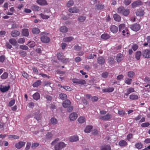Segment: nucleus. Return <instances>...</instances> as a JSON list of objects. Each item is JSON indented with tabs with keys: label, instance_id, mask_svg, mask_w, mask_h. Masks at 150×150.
<instances>
[{
	"label": "nucleus",
	"instance_id": "2eb2a0df",
	"mask_svg": "<svg viewBox=\"0 0 150 150\" xmlns=\"http://www.w3.org/2000/svg\"><path fill=\"white\" fill-rule=\"evenodd\" d=\"M110 30L112 33H116L118 31V28L115 25H112L111 26Z\"/></svg>",
	"mask_w": 150,
	"mask_h": 150
},
{
	"label": "nucleus",
	"instance_id": "79ce46f5",
	"mask_svg": "<svg viewBox=\"0 0 150 150\" xmlns=\"http://www.w3.org/2000/svg\"><path fill=\"white\" fill-rule=\"evenodd\" d=\"M74 4V1L73 0L68 1L66 4L67 6L68 7H70L73 6Z\"/></svg>",
	"mask_w": 150,
	"mask_h": 150
},
{
	"label": "nucleus",
	"instance_id": "a878e982",
	"mask_svg": "<svg viewBox=\"0 0 150 150\" xmlns=\"http://www.w3.org/2000/svg\"><path fill=\"white\" fill-rule=\"evenodd\" d=\"M123 58V55L121 53H119L117 54V60L118 62H120L122 60Z\"/></svg>",
	"mask_w": 150,
	"mask_h": 150
},
{
	"label": "nucleus",
	"instance_id": "58836bf2",
	"mask_svg": "<svg viewBox=\"0 0 150 150\" xmlns=\"http://www.w3.org/2000/svg\"><path fill=\"white\" fill-rule=\"evenodd\" d=\"M85 119L84 117L81 116L78 119V122L80 123H82L85 122Z\"/></svg>",
	"mask_w": 150,
	"mask_h": 150
},
{
	"label": "nucleus",
	"instance_id": "dca6fc26",
	"mask_svg": "<svg viewBox=\"0 0 150 150\" xmlns=\"http://www.w3.org/2000/svg\"><path fill=\"white\" fill-rule=\"evenodd\" d=\"M119 145L120 146L125 147L127 145V143L125 140H122L119 141Z\"/></svg>",
	"mask_w": 150,
	"mask_h": 150
},
{
	"label": "nucleus",
	"instance_id": "9b49d317",
	"mask_svg": "<svg viewBox=\"0 0 150 150\" xmlns=\"http://www.w3.org/2000/svg\"><path fill=\"white\" fill-rule=\"evenodd\" d=\"M40 39L41 41L44 43H48L50 41V38L46 36H43L41 37Z\"/></svg>",
	"mask_w": 150,
	"mask_h": 150
},
{
	"label": "nucleus",
	"instance_id": "a211bd4d",
	"mask_svg": "<svg viewBox=\"0 0 150 150\" xmlns=\"http://www.w3.org/2000/svg\"><path fill=\"white\" fill-rule=\"evenodd\" d=\"M110 37L109 35L107 33H104L102 34L101 36V38L104 40H107Z\"/></svg>",
	"mask_w": 150,
	"mask_h": 150
},
{
	"label": "nucleus",
	"instance_id": "37998d69",
	"mask_svg": "<svg viewBox=\"0 0 150 150\" xmlns=\"http://www.w3.org/2000/svg\"><path fill=\"white\" fill-rule=\"evenodd\" d=\"M8 76V74L7 72H5L1 76V78L2 79H6L7 78Z\"/></svg>",
	"mask_w": 150,
	"mask_h": 150
},
{
	"label": "nucleus",
	"instance_id": "bf43d9fd",
	"mask_svg": "<svg viewBox=\"0 0 150 150\" xmlns=\"http://www.w3.org/2000/svg\"><path fill=\"white\" fill-rule=\"evenodd\" d=\"M132 80L131 79L127 78L125 81V83L128 85L131 84Z\"/></svg>",
	"mask_w": 150,
	"mask_h": 150
},
{
	"label": "nucleus",
	"instance_id": "412c9836",
	"mask_svg": "<svg viewBox=\"0 0 150 150\" xmlns=\"http://www.w3.org/2000/svg\"><path fill=\"white\" fill-rule=\"evenodd\" d=\"M42 83V82L40 80H38L34 82L33 84V86L34 87H37L41 85Z\"/></svg>",
	"mask_w": 150,
	"mask_h": 150
},
{
	"label": "nucleus",
	"instance_id": "1a4fd4ad",
	"mask_svg": "<svg viewBox=\"0 0 150 150\" xmlns=\"http://www.w3.org/2000/svg\"><path fill=\"white\" fill-rule=\"evenodd\" d=\"M10 88V86L9 85L7 86H1L0 87V91L2 93H4L8 91Z\"/></svg>",
	"mask_w": 150,
	"mask_h": 150
},
{
	"label": "nucleus",
	"instance_id": "f704fd0d",
	"mask_svg": "<svg viewBox=\"0 0 150 150\" xmlns=\"http://www.w3.org/2000/svg\"><path fill=\"white\" fill-rule=\"evenodd\" d=\"M60 98L62 100H65L67 98V96L66 94L64 93H61L59 94Z\"/></svg>",
	"mask_w": 150,
	"mask_h": 150
},
{
	"label": "nucleus",
	"instance_id": "c03bdc74",
	"mask_svg": "<svg viewBox=\"0 0 150 150\" xmlns=\"http://www.w3.org/2000/svg\"><path fill=\"white\" fill-rule=\"evenodd\" d=\"M123 35L126 37L128 36L129 35V31L127 30H123L122 31Z\"/></svg>",
	"mask_w": 150,
	"mask_h": 150
},
{
	"label": "nucleus",
	"instance_id": "e433bc0d",
	"mask_svg": "<svg viewBox=\"0 0 150 150\" xmlns=\"http://www.w3.org/2000/svg\"><path fill=\"white\" fill-rule=\"evenodd\" d=\"M86 18V17L84 16H80L79 17L78 20L80 22H83L85 21Z\"/></svg>",
	"mask_w": 150,
	"mask_h": 150
},
{
	"label": "nucleus",
	"instance_id": "338daca9",
	"mask_svg": "<svg viewBox=\"0 0 150 150\" xmlns=\"http://www.w3.org/2000/svg\"><path fill=\"white\" fill-rule=\"evenodd\" d=\"M108 73L107 72H105L102 73V76L103 78H106L108 75Z\"/></svg>",
	"mask_w": 150,
	"mask_h": 150
},
{
	"label": "nucleus",
	"instance_id": "052dcab7",
	"mask_svg": "<svg viewBox=\"0 0 150 150\" xmlns=\"http://www.w3.org/2000/svg\"><path fill=\"white\" fill-rule=\"evenodd\" d=\"M15 100L14 99L11 100L8 103V105L10 107L12 106L15 103Z\"/></svg>",
	"mask_w": 150,
	"mask_h": 150
},
{
	"label": "nucleus",
	"instance_id": "473e14b6",
	"mask_svg": "<svg viewBox=\"0 0 150 150\" xmlns=\"http://www.w3.org/2000/svg\"><path fill=\"white\" fill-rule=\"evenodd\" d=\"M111 147L109 145H104L101 148V150H110Z\"/></svg>",
	"mask_w": 150,
	"mask_h": 150
},
{
	"label": "nucleus",
	"instance_id": "9d476101",
	"mask_svg": "<svg viewBox=\"0 0 150 150\" xmlns=\"http://www.w3.org/2000/svg\"><path fill=\"white\" fill-rule=\"evenodd\" d=\"M78 117L77 114L75 112H73L70 114L69 118L71 121H74L76 120Z\"/></svg>",
	"mask_w": 150,
	"mask_h": 150
},
{
	"label": "nucleus",
	"instance_id": "680f3d73",
	"mask_svg": "<svg viewBox=\"0 0 150 150\" xmlns=\"http://www.w3.org/2000/svg\"><path fill=\"white\" fill-rule=\"evenodd\" d=\"M39 145V144L38 143H34L32 144L31 148L33 149H34L36 147H38Z\"/></svg>",
	"mask_w": 150,
	"mask_h": 150
},
{
	"label": "nucleus",
	"instance_id": "4d7b16f0",
	"mask_svg": "<svg viewBox=\"0 0 150 150\" xmlns=\"http://www.w3.org/2000/svg\"><path fill=\"white\" fill-rule=\"evenodd\" d=\"M129 13V10L128 9H125V11H123V12L122 14L125 16H127L128 15Z\"/></svg>",
	"mask_w": 150,
	"mask_h": 150
},
{
	"label": "nucleus",
	"instance_id": "b1692460",
	"mask_svg": "<svg viewBox=\"0 0 150 150\" xmlns=\"http://www.w3.org/2000/svg\"><path fill=\"white\" fill-rule=\"evenodd\" d=\"M20 32L17 30L13 31L11 33V35L13 37H16L20 35Z\"/></svg>",
	"mask_w": 150,
	"mask_h": 150
},
{
	"label": "nucleus",
	"instance_id": "a19ab883",
	"mask_svg": "<svg viewBox=\"0 0 150 150\" xmlns=\"http://www.w3.org/2000/svg\"><path fill=\"white\" fill-rule=\"evenodd\" d=\"M92 126H87L85 129V132L87 133H89L90 132L92 128Z\"/></svg>",
	"mask_w": 150,
	"mask_h": 150
},
{
	"label": "nucleus",
	"instance_id": "a18cd8bd",
	"mask_svg": "<svg viewBox=\"0 0 150 150\" xmlns=\"http://www.w3.org/2000/svg\"><path fill=\"white\" fill-rule=\"evenodd\" d=\"M125 8L123 6L119 7L118 9V13H122L123 11H125Z\"/></svg>",
	"mask_w": 150,
	"mask_h": 150
},
{
	"label": "nucleus",
	"instance_id": "4468645a",
	"mask_svg": "<svg viewBox=\"0 0 150 150\" xmlns=\"http://www.w3.org/2000/svg\"><path fill=\"white\" fill-rule=\"evenodd\" d=\"M36 2L42 6L46 5L47 4L46 0H37Z\"/></svg>",
	"mask_w": 150,
	"mask_h": 150
},
{
	"label": "nucleus",
	"instance_id": "49530a36",
	"mask_svg": "<svg viewBox=\"0 0 150 150\" xmlns=\"http://www.w3.org/2000/svg\"><path fill=\"white\" fill-rule=\"evenodd\" d=\"M40 16L43 19H47L50 18V16L44 15V14L41 13L40 14Z\"/></svg>",
	"mask_w": 150,
	"mask_h": 150
},
{
	"label": "nucleus",
	"instance_id": "39448f33",
	"mask_svg": "<svg viewBox=\"0 0 150 150\" xmlns=\"http://www.w3.org/2000/svg\"><path fill=\"white\" fill-rule=\"evenodd\" d=\"M142 55L144 58H150V50L148 49L143 50L142 52Z\"/></svg>",
	"mask_w": 150,
	"mask_h": 150
},
{
	"label": "nucleus",
	"instance_id": "72a5a7b5",
	"mask_svg": "<svg viewBox=\"0 0 150 150\" xmlns=\"http://www.w3.org/2000/svg\"><path fill=\"white\" fill-rule=\"evenodd\" d=\"M32 32L34 34H37L40 32V30L38 28H33Z\"/></svg>",
	"mask_w": 150,
	"mask_h": 150
},
{
	"label": "nucleus",
	"instance_id": "603ef678",
	"mask_svg": "<svg viewBox=\"0 0 150 150\" xmlns=\"http://www.w3.org/2000/svg\"><path fill=\"white\" fill-rule=\"evenodd\" d=\"M125 113V111L122 110H119L118 111V114L120 115H124Z\"/></svg>",
	"mask_w": 150,
	"mask_h": 150
},
{
	"label": "nucleus",
	"instance_id": "6e6552de",
	"mask_svg": "<svg viewBox=\"0 0 150 150\" xmlns=\"http://www.w3.org/2000/svg\"><path fill=\"white\" fill-rule=\"evenodd\" d=\"M25 144V142H24L20 141L16 144L15 146L18 149H20L24 146Z\"/></svg>",
	"mask_w": 150,
	"mask_h": 150
},
{
	"label": "nucleus",
	"instance_id": "774afa93",
	"mask_svg": "<svg viewBox=\"0 0 150 150\" xmlns=\"http://www.w3.org/2000/svg\"><path fill=\"white\" fill-rule=\"evenodd\" d=\"M127 91L129 93H131L134 92V88L131 87L127 89Z\"/></svg>",
	"mask_w": 150,
	"mask_h": 150
},
{
	"label": "nucleus",
	"instance_id": "6e6d98bb",
	"mask_svg": "<svg viewBox=\"0 0 150 150\" xmlns=\"http://www.w3.org/2000/svg\"><path fill=\"white\" fill-rule=\"evenodd\" d=\"M51 122L53 125L56 124L57 123V119L54 117H52L51 118Z\"/></svg>",
	"mask_w": 150,
	"mask_h": 150
},
{
	"label": "nucleus",
	"instance_id": "c9c22d12",
	"mask_svg": "<svg viewBox=\"0 0 150 150\" xmlns=\"http://www.w3.org/2000/svg\"><path fill=\"white\" fill-rule=\"evenodd\" d=\"M135 75V73L132 71H129L127 74L128 77L131 78H133Z\"/></svg>",
	"mask_w": 150,
	"mask_h": 150
},
{
	"label": "nucleus",
	"instance_id": "de8ad7c7",
	"mask_svg": "<svg viewBox=\"0 0 150 150\" xmlns=\"http://www.w3.org/2000/svg\"><path fill=\"white\" fill-rule=\"evenodd\" d=\"M27 45L30 47H33L35 46V44L33 41H30L28 43Z\"/></svg>",
	"mask_w": 150,
	"mask_h": 150
},
{
	"label": "nucleus",
	"instance_id": "8fccbe9b",
	"mask_svg": "<svg viewBox=\"0 0 150 150\" xmlns=\"http://www.w3.org/2000/svg\"><path fill=\"white\" fill-rule=\"evenodd\" d=\"M125 27V25L124 24H120L119 26V31L121 32L122 30L124 29Z\"/></svg>",
	"mask_w": 150,
	"mask_h": 150
},
{
	"label": "nucleus",
	"instance_id": "09e8293b",
	"mask_svg": "<svg viewBox=\"0 0 150 150\" xmlns=\"http://www.w3.org/2000/svg\"><path fill=\"white\" fill-rule=\"evenodd\" d=\"M74 50L77 51L80 50L81 49V47L79 46L78 45H76L74 46Z\"/></svg>",
	"mask_w": 150,
	"mask_h": 150
},
{
	"label": "nucleus",
	"instance_id": "69168bd1",
	"mask_svg": "<svg viewBox=\"0 0 150 150\" xmlns=\"http://www.w3.org/2000/svg\"><path fill=\"white\" fill-rule=\"evenodd\" d=\"M63 88L67 91H70L72 90L71 88L67 86H63Z\"/></svg>",
	"mask_w": 150,
	"mask_h": 150
},
{
	"label": "nucleus",
	"instance_id": "0eeeda50",
	"mask_svg": "<svg viewBox=\"0 0 150 150\" xmlns=\"http://www.w3.org/2000/svg\"><path fill=\"white\" fill-rule=\"evenodd\" d=\"M142 5V3L141 1H137L133 2L132 4V6L134 8Z\"/></svg>",
	"mask_w": 150,
	"mask_h": 150
},
{
	"label": "nucleus",
	"instance_id": "7c9ffc66",
	"mask_svg": "<svg viewBox=\"0 0 150 150\" xmlns=\"http://www.w3.org/2000/svg\"><path fill=\"white\" fill-rule=\"evenodd\" d=\"M114 88L113 87L109 88L103 90V91L104 92H111L114 90Z\"/></svg>",
	"mask_w": 150,
	"mask_h": 150
},
{
	"label": "nucleus",
	"instance_id": "6ab92c4d",
	"mask_svg": "<svg viewBox=\"0 0 150 150\" xmlns=\"http://www.w3.org/2000/svg\"><path fill=\"white\" fill-rule=\"evenodd\" d=\"M69 140L71 142H76L79 140V138L77 135H74L70 137Z\"/></svg>",
	"mask_w": 150,
	"mask_h": 150
},
{
	"label": "nucleus",
	"instance_id": "4c0bfd02",
	"mask_svg": "<svg viewBox=\"0 0 150 150\" xmlns=\"http://www.w3.org/2000/svg\"><path fill=\"white\" fill-rule=\"evenodd\" d=\"M96 7L98 10H101L104 8V6L103 5L99 4H96Z\"/></svg>",
	"mask_w": 150,
	"mask_h": 150
},
{
	"label": "nucleus",
	"instance_id": "e2e57ef3",
	"mask_svg": "<svg viewBox=\"0 0 150 150\" xmlns=\"http://www.w3.org/2000/svg\"><path fill=\"white\" fill-rule=\"evenodd\" d=\"M69 59H67L64 57L61 60V61L64 63H67L69 61Z\"/></svg>",
	"mask_w": 150,
	"mask_h": 150
},
{
	"label": "nucleus",
	"instance_id": "ea45409f",
	"mask_svg": "<svg viewBox=\"0 0 150 150\" xmlns=\"http://www.w3.org/2000/svg\"><path fill=\"white\" fill-rule=\"evenodd\" d=\"M143 144L141 142L137 143L135 145V146L136 148L138 149H142L143 147Z\"/></svg>",
	"mask_w": 150,
	"mask_h": 150
},
{
	"label": "nucleus",
	"instance_id": "5fc2aeb1",
	"mask_svg": "<svg viewBox=\"0 0 150 150\" xmlns=\"http://www.w3.org/2000/svg\"><path fill=\"white\" fill-rule=\"evenodd\" d=\"M20 48L22 50H27L28 49L27 46L24 45H21L20 46Z\"/></svg>",
	"mask_w": 150,
	"mask_h": 150
},
{
	"label": "nucleus",
	"instance_id": "f03ea898",
	"mask_svg": "<svg viewBox=\"0 0 150 150\" xmlns=\"http://www.w3.org/2000/svg\"><path fill=\"white\" fill-rule=\"evenodd\" d=\"M71 102L68 100L64 101L62 104L64 108H68L67 110L69 112L72 111L73 110V108L71 106Z\"/></svg>",
	"mask_w": 150,
	"mask_h": 150
},
{
	"label": "nucleus",
	"instance_id": "13d9d810",
	"mask_svg": "<svg viewBox=\"0 0 150 150\" xmlns=\"http://www.w3.org/2000/svg\"><path fill=\"white\" fill-rule=\"evenodd\" d=\"M18 42L19 43L23 44L25 42V39L23 38H19L18 40Z\"/></svg>",
	"mask_w": 150,
	"mask_h": 150
},
{
	"label": "nucleus",
	"instance_id": "f257e3e1",
	"mask_svg": "<svg viewBox=\"0 0 150 150\" xmlns=\"http://www.w3.org/2000/svg\"><path fill=\"white\" fill-rule=\"evenodd\" d=\"M59 140V138L55 139L51 143L52 145H54V148L55 150H61L65 146V144L63 142H57Z\"/></svg>",
	"mask_w": 150,
	"mask_h": 150
},
{
	"label": "nucleus",
	"instance_id": "864d4df0",
	"mask_svg": "<svg viewBox=\"0 0 150 150\" xmlns=\"http://www.w3.org/2000/svg\"><path fill=\"white\" fill-rule=\"evenodd\" d=\"M150 125V123L148 122H145L142 123L141 125V126L142 127H145L149 126Z\"/></svg>",
	"mask_w": 150,
	"mask_h": 150
},
{
	"label": "nucleus",
	"instance_id": "f8f14e48",
	"mask_svg": "<svg viewBox=\"0 0 150 150\" xmlns=\"http://www.w3.org/2000/svg\"><path fill=\"white\" fill-rule=\"evenodd\" d=\"M69 11L72 13H78L79 11V9L76 7H71L69 9Z\"/></svg>",
	"mask_w": 150,
	"mask_h": 150
},
{
	"label": "nucleus",
	"instance_id": "cd10ccee",
	"mask_svg": "<svg viewBox=\"0 0 150 150\" xmlns=\"http://www.w3.org/2000/svg\"><path fill=\"white\" fill-rule=\"evenodd\" d=\"M9 42L13 46L16 45L17 44L16 40L14 38H11L9 40Z\"/></svg>",
	"mask_w": 150,
	"mask_h": 150
},
{
	"label": "nucleus",
	"instance_id": "f3484780",
	"mask_svg": "<svg viewBox=\"0 0 150 150\" xmlns=\"http://www.w3.org/2000/svg\"><path fill=\"white\" fill-rule=\"evenodd\" d=\"M23 35L25 37H27L29 35V33L28 29H23L22 30Z\"/></svg>",
	"mask_w": 150,
	"mask_h": 150
},
{
	"label": "nucleus",
	"instance_id": "393cba45",
	"mask_svg": "<svg viewBox=\"0 0 150 150\" xmlns=\"http://www.w3.org/2000/svg\"><path fill=\"white\" fill-rule=\"evenodd\" d=\"M129 98L131 100H137L139 97L137 95L132 94L129 96Z\"/></svg>",
	"mask_w": 150,
	"mask_h": 150
},
{
	"label": "nucleus",
	"instance_id": "20e7f679",
	"mask_svg": "<svg viewBox=\"0 0 150 150\" xmlns=\"http://www.w3.org/2000/svg\"><path fill=\"white\" fill-rule=\"evenodd\" d=\"M112 117V115L108 113L104 116H100L99 117V118L104 121H108L110 120Z\"/></svg>",
	"mask_w": 150,
	"mask_h": 150
},
{
	"label": "nucleus",
	"instance_id": "2f4dec72",
	"mask_svg": "<svg viewBox=\"0 0 150 150\" xmlns=\"http://www.w3.org/2000/svg\"><path fill=\"white\" fill-rule=\"evenodd\" d=\"M31 8L33 11H39L40 10V8L38 6L35 5H33Z\"/></svg>",
	"mask_w": 150,
	"mask_h": 150
},
{
	"label": "nucleus",
	"instance_id": "c756f323",
	"mask_svg": "<svg viewBox=\"0 0 150 150\" xmlns=\"http://www.w3.org/2000/svg\"><path fill=\"white\" fill-rule=\"evenodd\" d=\"M142 55V53L140 51H138L136 52L135 58L137 60H139L140 59V57Z\"/></svg>",
	"mask_w": 150,
	"mask_h": 150
},
{
	"label": "nucleus",
	"instance_id": "423d86ee",
	"mask_svg": "<svg viewBox=\"0 0 150 150\" xmlns=\"http://www.w3.org/2000/svg\"><path fill=\"white\" fill-rule=\"evenodd\" d=\"M130 28L133 31H137L140 29V26L139 24L135 23L131 25L130 27Z\"/></svg>",
	"mask_w": 150,
	"mask_h": 150
},
{
	"label": "nucleus",
	"instance_id": "ddd939ff",
	"mask_svg": "<svg viewBox=\"0 0 150 150\" xmlns=\"http://www.w3.org/2000/svg\"><path fill=\"white\" fill-rule=\"evenodd\" d=\"M136 14L137 16H142L144 14V10L141 9H139L137 11Z\"/></svg>",
	"mask_w": 150,
	"mask_h": 150
},
{
	"label": "nucleus",
	"instance_id": "bb28decb",
	"mask_svg": "<svg viewBox=\"0 0 150 150\" xmlns=\"http://www.w3.org/2000/svg\"><path fill=\"white\" fill-rule=\"evenodd\" d=\"M33 97L34 100H37L40 99V95L39 93L37 92L33 95Z\"/></svg>",
	"mask_w": 150,
	"mask_h": 150
},
{
	"label": "nucleus",
	"instance_id": "7ed1b4c3",
	"mask_svg": "<svg viewBox=\"0 0 150 150\" xmlns=\"http://www.w3.org/2000/svg\"><path fill=\"white\" fill-rule=\"evenodd\" d=\"M72 82L74 83L80 85H83L86 83V81L83 79H74L72 80Z\"/></svg>",
	"mask_w": 150,
	"mask_h": 150
},
{
	"label": "nucleus",
	"instance_id": "4be33fe9",
	"mask_svg": "<svg viewBox=\"0 0 150 150\" xmlns=\"http://www.w3.org/2000/svg\"><path fill=\"white\" fill-rule=\"evenodd\" d=\"M73 39L74 38L72 37L71 36L64 38L63 39V41L65 42H68L71 41L73 40Z\"/></svg>",
	"mask_w": 150,
	"mask_h": 150
},
{
	"label": "nucleus",
	"instance_id": "c85d7f7f",
	"mask_svg": "<svg viewBox=\"0 0 150 150\" xmlns=\"http://www.w3.org/2000/svg\"><path fill=\"white\" fill-rule=\"evenodd\" d=\"M113 18L114 20L116 21L119 22L120 21L121 17L120 16L117 14H114Z\"/></svg>",
	"mask_w": 150,
	"mask_h": 150
},
{
	"label": "nucleus",
	"instance_id": "0e129e2a",
	"mask_svg": "<svg viewBox=\"0 0 150 150\" xmlns=\"http://www.w3.org/2000/svg\"><path fill=\"white\" fill-rule=\"evenodd\" d=\"M138 45L136 44H133L132 46V48L134 51H135L136 50H137L138 48Z\"/></svg>",
	"mask_w": 150,
	"mask_h": 150
},
{
	"label": "nucleus",
	"instance_id": "aec40b11",
	"mask_svg": "<svg viewBox=\"0 0 150 150\" xmlns=\"http://www.w3.org/2000/svg\"><path fill=\"white\" fill-rule=\"evenodd\" d=\"M105 59L102 57H99L98 59V62L100 64H103L105 62Z\"/></svg>",
	"mask_w": 150,
	"mask_h": 150
},
{
	"label": "nucleus",
	"instance_id": "5701e85b",
	"mask_svg": "<svg viewBox=\"0 0 150 150\" xmlns=\"http://www.w3.org/2000/svg\"><path fill=\"white\" fill-rule=\"evenodd\" d=\"M68 30V28L65 26H61L59 28L60 31L62 33H67Z\"/></svg>",
	"mask_w": 150,
	"mask_h": 150
},
{
	"label": "nucleus",
	"instance_id": "3c124183",
	"mask_svg": "<svg viewBox=\"0 0 150 150\" xmlns=\"http://www.w3.org/2000/svg\"><path fill=\"white\" fill-rule=\"evenodd\" d=\"M62 54H63L62 53H59L57 54V57L58 59L59 60H60L61 61L62 59L64 57Z\"/></svg>",
	"mask_w": 150,
	"mask_h": 150
}]
</instances>
